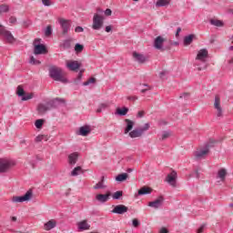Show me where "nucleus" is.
Wrapping results in <instances>:
<instances>
[{"mask_svg":"<svg viewBox=\"0 0 233 233\" xmlns=\"http://www.w3.org/2000/svg\"><path fill=\"white\" fill-rule=\"evenodd\" d=\"M49 76L54 81H60V83H68V80L63 76V69L56 66H52L49 68Z\"/></svg>","mask_w":233,"mask_h":233,"instance_id":"f257e3e1","label":"nucleus"},{"mask_svg":"<svg viewBox=\"0 0 233 233\" xmlns=\"http://www.w3.org/2000/svg\"><path fill=\"white\" fill-rule=\"evenodd\" d=\"M208 57V50L204 48V49H200L198 51L196 59L198 61H201L202 63H204V65L202 66H200L199 64H197V66H198V70L199 72H201V70H207V68L208 67V64H207Z\"/></svg>","mask_w":233,"mask_h":233,"instance_id":"f03ea898","label":"nucleus"},{"mask_svg":"<svg viewBox=\"0 0 233 233\" xmlns=\"http://www.w3.org/2000/svg\"><path fill=\"white\" fill-rule=\"evenodd\" d=\"M39 43H41V38H36L34 40L33 45L35 46L34 47L35 56L48 54V49H46V46Z\"/></svg>","mask_w":233,"mask_h":233,"instance_id":"7ed1b4c3","label":"nucleus"},{"mask_svg":"<svg viewBox=\"0 0 233 233\" xmlns=\"http://www.w3.org/2000/svg\"><path fill=\"white\" fill-rule=\"evenodd\" d=\"M166 39L158 35L155 38L153 46L156 48V50H160V52H165L166 50H170V46H163L165 44Z\"/></svg>","mask_w":233,"mask_h":233,"instance_id":"20e7f679","label":"nucleus"},{"mask_svg":"<svg viewBox=\"0 0 233 233\" xmlns=\"http://www.w3.org/2000/svg\"><path fill=\"white\" fill-rule=\"evenodd\" d=\"M105 23V16L96 13L93 16V30H101L103 28V25Z\"/></svg>","mask_w":233,"mask_h":233,"instance_id":"39448f33","label":"nucleus"},{"mask_svg":"<svg viewBox=\"0 0 233 233\" xmlns=\"http://www.w3.org/2000/svg\"><path fill=\"white\" fill-rule=\"evenodd\" d=\"M150 128V124L146 123L143 127L137 128L131 132H129V137H132V139L136 137H141L147 130Z\"/></svg>","mask_w":233,"mask_h":233,"instance_id":"423d86ee","label":"nucleus"},{"mask_svg":"<svg viewBox=\"0 0 233 233\" xmlns=\"http://www.w3.org/2000/svg\"><path fill=\"white\" fill-rule=\"evenodd\" d=\"M11 167H15V162L14 160L0 158V174L7 172Z\"/></svg>","mask_w":233,"mask_h":233,"instance_id":"0eeeda50","label":"nucleus"},{"mask_svg":"<svg viewBox=\"0 0 233 233\" xmlns=\"http://www.w3.org/2000/svg\"><path fill=\"white\" fill-rule=\"evenodd\" d=\"M214 143H216V140H212L210 139L209 140V143L206 145V147L205 149H202V150H199V151H197L195 153V157L197 159H201V157H205V156H207V154H208L210 152V147H214Z\"/></svg>","mask_w":233,"mask_h":233,"instance_id":"6e6552de","label":"nucleus"},{"mask_svg":"<svg viewBox=\"0 0 233 233\" xmlns=\"http://www.w3.org/2000/svg\"><path fill=\"white\" fill-rule=\"evenodd\" d=\"M33 192L32 189H29L24 196L17 197L15 196L11 198L13 203H24V201H30L32 199Z\"/></svg>","mask_w":233,"mask_h":233,"instance_id":"1a4fd4ad","label":"nucleus"},{"mask_svg":"<svg viewBox=\"0 0 233 233\" xmlns=\"http://www.w3.org/2000/svg\"><path fill=\"white\" fill-rule=\"evenodd\" d=\"M58 23L62 29V35H68V32H70V28L72 26V24H70V20H66L65 18H60L58 20Z\"/></svg>","mask_w":233,"mask_h":233,"instance_id":"9d476101","label":"nucleus"},{"mask_svg":"<svg viewBox=\"0 0 233 233\" xmlns=\"http://www.w3.org/2000/svg\"><path fill=\"white\" fill-rule=\"evenodd\" d=\"M167 183L176 188L177 187V172L173 170L170 174H168L166 177Z\"/></svg>","mask_w":233,"mask_h":233,"instance_id":"9b49d317","label":"nucleus"},{"mask_svg":"<svg viewBox=\"0 0 233 233\" xmlns=\"http://www.w3.org/2000/svg\"><path fill=\"white\" fill-rule=\"evenodd\" d=\"M65 103L66 102L65 101L64 98L56 97L53 100L46 102V104L47 105L48 110H52L54 108H57V106H59V105L61 104L65 105Z\"/></svg>","mask_w":233,"mask_h":233,"instance_id":"f8f14e48","label":"nucleus"},{"mask_svg":"<svg viewBox=\"0 0 233 233\" xmlns=\"http://www.w3.org/2000/svg\"><path fill=\"white\" fill-rule=\"evenodd\" d=\"M214 108L217 110V117H223V107H221V98L219 95L215 96Z\"/></svg>","mask_w":233,"mask_h":233,"instance_id":"ddd939ff","label":"nucleus"},{"mask_svg":"<svg viewBox=\"0 0 233 233\" xmlns=\"http://www.w3.org/2000/svg\"><path fill=\"white\" fill-rule=\"evenodd\" d=\"M111 212L113 214H118V215L127 214V212H128V207L125 205H116L114 207Z\"/></svg>","mask_w":233,"mask_h":233,"instance_id":"4468645a","label":"nucleus"},{"mask_svg":"<svg viewBox=\"0 0 233 233\" xmlns=\"http://www.w3.org/2000/svg\"><path fill=\"white\" fill-rule=\"evenodd\" d=\"M110 196H112V192L107 191L106 194H97L95 198L98 203H106L110 199Z\"/></svg>","mask_w":233,"mask_h":233,"instance_id":"2eb2a0df","label":"nucleus"},{"mask_svg":"<svg viewBox=\"0 0 233 233\" xmlns=\"http://www.w3.org/2000/svg\"><path fill=\"white\" fill-rule=\"evenodd\" d=\"M163 201H165V198L160 196L155 201L148 202L147 206L151 207V208H159V207H162Z\"/></svg>","mask_w":233,"mask_h":233,"instance_id":"dca6fc26","label":"nucleus"},{"mask_svg":"<svg viewBox=\"0 0 233 233\" xmlns=\"http://www.w3.org/2000/svg\"><path fill=\"white\" fill-rule=\"evenodd\" d=\"M66 66L71 72H77L79 68H81V63H78L76 60H72L67 62Z\"/></svg>","mask_w":233,"mask_h":233,"instance_id":"f3484780","label":"nucleus"},{"mask_svg":"<svg viewBox=\"0 0 233 233\" xmlns=\"http://www.w3.org/2000/svg\"><path fill=\"white\" fill-rule=\"evenodd\" d=\"M1 34L3 36L5 37L7 43H15V38L14 37V35H12V33L6 29H2Z\"/></svg>","mask_w":233,"mask_h":233,"instance_id":"a211bd4d","label":"nucleus"},{"mask_svg":"<svg viewBox=\"0 0 233 233\" xmlns=\"http://www.w3.org/2000/svg\"><path fill=\"white\" fill-rule=\"evenodd\" d=\"M73 42H74V38L69 37L67 39L63 40V42L59 45V46L64 50H70V48H72Z\"/></svg>","mask_w":233,"mask_h":233,"instance_id":"6ab92c4d","label":"nucleus"},{"mask_svg":"<svg viewBox=\"0 0 233 233\" xmlns=\"http://www.w3.org/2000/svg\"><path fill=\"white\" fill-rule=\"evenodd\" d=\"M133 57L137 63H140L143 65V63L147 62V56H145L143 54H139L137 52H133Z\"/></svg>","mask_w":233,"mask_h":233,"instance_id":"aec40b11","label":"nucleus"},{"mask_svg":"<svg viewBox=\"0 0 233 233\" xmlns=\"http://www.w3.org/2000/svg\"><path fill=\"white\" fill-rule=\"evenodd\" d=\"M77 159H79V153L74 152L68 155V163L69 165H76L77 163Z\"/></svg>","mask_w":233,"mask_h":233,"instance_id":"412c9836","label":"nucleus"},{"mask_svg":"<svg viewBox=\"0 0 233 233\" xmlns=\"http://www.w3.org/2000/svg\"><path fill=\"white\" fill-rule=\"evenodd\" d=\"M78 229L83 232V230H90V224L86 220H82L77 223Z\"/></svg>","mask_w":233,"mask_h":233,"instance_id":"4be33fe9","label":"nucleus"},{"mask_svg":"<svg viewBox=\"0 0 233 233\" xmlns=\"http://www.w3.org/2000/svg\"><path fill=\"white\" fill-rule=\"evenodd\" d=\"M90 132H92L90 126H83L79 128L78 136L86 137L88 134H90Z\"/></svg>","mask_w":233,"mask_h":233,"instance_id":"5701e85b","label":"nucleus"},{"mask_svg":"<svg viewBox=\"0 0 233 233\" xmlns=\"http://www.w3.org/2000/svg\"><path fill=\"white\" fill-rule=\"evenodd\" d=\"M36 110H37L39 116H43V114H46V112H48L49 109H48L47 104H46V105L45 104H39L37 106Z\"/></svg>","mask_w":233,"mask_h":233,"instance_id":"b1692460","label":"nucleus"},{"mask_svg":"<svg viewBox=\"0 0 233 233\" xmlns=\"http://www.w3.org/2000/svg\"><path fill=\"white\" fill-rule=\"evenodd\" d=\"M196 39V35L191 34L188 35H186L184 37V46H188L189 45H192V42Z\"/></svg>","mask_w":233,"mask_h":233,"instance_id":"393cba45","label":"nucleus"},{"mask_svg":"<svg viewBox=\"0 0 233 233\" xmlns=\"http://www.w3.org/2000/svg\"><path fill=\"white\" fill-rule=\"evenodd\" d=\"M56 225L57 222H56L54 219H51L44 225V228L45 230H52V228H56Z\"/></svg>","mask_w":233,"mask_h":233,"instance_id":"a878e982","label":"nucleus"},{"mask_svg":"<svg viewBox=\"0 0 233 233\" xmlns=\"http://www.w3.org/2000/svg\"><path fill=\"white\" fill-rule=\"evenodd\" d=\"M125 123H127V127L125 128L124 134H128V132L134 128V121L126 118Z\"/></svg>","mask_w":233,"mask_h":233,"instance_id":"bb28decb","label":"nucleus"},{"mask_svg":"<svg viewBox=\"0 0 233 233\" xmlns=\"http://www.w3.org/2000/svg\"><path fill=\"white\" fill-rule=\"evenodd\" d=\"M152 188L148 187H143L138 190V196H147V194H152Z\"/></svg>","mask_w":233,"mask_h":233,"instance_id":"cd10ccee","label":"nucleus"},{"mask_svg":"<svg viewBox=\"0 0 233 233\" xmlns=\"http://www.w3.org/2000/svg\"><path fill=\"white\" fill-rule=\"evenodd\" d=\"M210 25H213V26H218L219 28L225 26V23H223V21L221 20H218V19H211L209 20Z\"/></svg>","mask_w":233,"mask_h":233,"instance_id":"c85d7f7f","label":"nucleus"},{"mask_svg":"<svg viewBox=\"0 0 233 233\" xmlns=\"http://www.w3.org/2000/svg\"><path fill=\"white\" fill-rule=\"evenodd\" d=\"M168 5H170V0H158L156 3V6L157 8H161L163 6H168Z\"/></svg>","mask_w":233,"mask_h":233,"instance_id":"c756f323","label":"nucleus"},{"mask_svg":"<svg viewBox=\"0 0 233 233\" xmlns=\"http://www.w3.org/2000/svg\"><path fill=\"white\" fill-rule=\"evenodd\" d=\"M218 177H219L221 181H225V178L227 177V169L220 168L218 172Z\"/></svg>","mask_w":233,"mask_h":233,"instance_id":"7c9ffc66","label":"nucleus"},{"mask_svg":"<svg viewBox=\"0 0 233 233\" xmlns=\"http://www.w3.org/2000/svg\"><path fill=\"white\" fill-rule=\"evenodd\" d=\"M127 179H128V174L127 173H122L119 174L118 176L116 177V181L118 182H123V181H127Z\"/></svg>","mask_w":233,"mask_h":233,"instance_id":"2f4dec72","label":"nucleus"},{"mask_svg":"<svg viewBox=\"0 0 233 233\" xmlns=\"http://www.w3.org/2000/svg\"><path fill=\"white\" fill-rule=\"evenodd\" d=\"M10 12V5L8 4L0 5V14H8Z\"/></svg>","mask_w":233,"mask_h":233,"instance_id":"473e14b6","label":"nucleus"},{"mask_svg":"<svg viewBox=\"0 0 233 233\" xmlns=\"http://www.w3.org/2000/svg\"><path fill=\"white\" fill-rule=\"evenodd\" d=\"M116 114H117V116H127V114H128V107H118L116 108Z\"/></svg>","mask_w":233,"mask_h":233,"instance_id":"72a5a7b5","label":"nucleus"},{"mask_svg":"<svg viewBox=\"0 0 233 233\" xmlns=\"http://www.w3.org/2000/svg\"><path fill=\"white\" fill-rule=\"evenodd\" d=\"M25 89L23 88V86H18L16 88V95L18 97H23L25 96Z\"/></svg>","mask_w":233,"mask_h":233,"instance_id":"f704fd0d","label":"nucleus"},{"mask_svg":"<svg viewBox=\"0 0 233 233\" xmlns=\"http://www.w3.org/2000/svg\"><path fill=\"white\" fill-rule=\"evenodd\" d=\"M79 172H83V168H81V167L78 166L72 170L71 176L73 177L79 176Z\"/></svg>","mask_w":233,"mask_h":233,"instance_id":"c9c22d12","label":"nucleus"},{"mask_svg":"<svg viewBox=\"0 0 233 233\" xmlns=\"http://www.w3.org/2000/svg\"><path fill=\"white\" fill-rule=\"evenodd\" d=\"M83 50H85V46H83L81 44H76L75 52H76V54H81V52H83Z\"/></svg>","mask_w":233,"mask_h":233,"instance_id":"e433bc0d","label":"nucleus"},{"mask_svg":"<svg viewBox=\"0 0 233 233\" xmlns=\"http://www.w3.org/2000/svg\"><path fill=\"white\" fill-rule=\"evenodd\" d=\"M33 98H34V93H28V94L25 93L24 96H22V101H28Z\"/></svg>","mask_w":233,"mask_h":233,"instance_id":"4c0bfd02","label":"nucleus"},{"mask_svg":"<svg viewBox=\"0 0 233 233\" xmlns=\"http://www.w3.org/2000/svg\"><path fill=\"white\" fill-rule=\"evenodd\" d=\"M29 63H30V65H35V66L41 65V61L35 59V57H34V56H30Z\"/></svg>","mask_w":233,"mask_h":233,"instance_id":"58836bf2","label":"nucleus"},{"mask_svg":"<svg viewBox=\"0 0 233 233\" xmlns=\"http://www.w3.org/2000/svg\"><path fill=\"white\" fill-rule=\"evenodd\" d=\"M45 124V120L43 119H37L35 122V126L36 128L40 129V128H43V125Z\"/></svg>","mask_w":233,"mask_h":233,"instance_id":"ea45409f","label":"nucleus"},{"mask_svg":"<svg viewBox=\"0 0 233 233\" xmlns=\"http://www.w3.org/2000/svg\"><path fill=\"white\" fill-rule=\"evenodd\" d=\"M170 137V132L168 131H164L162 133L161 138H159L160 141H165V139H168V137Z\"/></svg>","mask_w":233,"mask_h":233,"instance_id":"a19ab883","label":"nucleus"},{"mask_svg":"<svg viewBox=\"0 0 233 233\" xmlns=\"http://www.w3.org/2000/svg\"><path fill=\"white\" fill-rule=\"evenodd\" d=\"M123 197V191H116L113 194V199H121Z\"/></svg>","mask_w":233,"mask_h":233,"instance_id":"79ce46f5","label":"nucleus"},{"mask_svg":"<svg viewBox=\"0 0 233 233\" xmlns=\"http://www.w3.org/2000/svg\"><path fill=\"white\" fill-rule=\"evenodd\" d=\"M92 83H96V77L89 78L87 81L83 83V86H88V85H90Z\"/></svg>","mask_w":233,"mask_h":233,"instance_id":"37998d69","label":"nucleus"},{"mask_svg":"<svg viewBox=\"0 0 233 233\" xmlns=\"http://www.w3.org/2000/svg\"><path fill=\"white\" fill-rule=\"evenodd\" d=\"M46 37H48L49 35H52V25H47L46 32H45Z\"/></svg>","mask_w":233,"mask_h":233,"instance_id":"c03bdc74","label":"nucleus"},{"mask_svg":"<svg viewBox=\"0 0 233 233\" xmlns=\"http://www.w3.org/2000/svg\"><path fill=\"white\" fill-rule=\"evenodd\" d=\"M95 190H98L99 188H105V185L103 182H98L94 186Z\"/></svg>","mask_w":233,"mask_h":233,"instance_id":"a18cd8bd","label":"nucleus"},{"mask_svg":"<svg viewBox=\"0 0 233 233\" xmlns=\"http://www.w3.org/2000/svg\"><path fill=\"white\" fill-rule=\"evenodd\" d=\"M190 97V93H182L180 96H179V98L180 99H188Z\"/></svg>","mask_w":233,"mask_h":233,"instance_id":"49530a36","label":"nucleus"},{"mask_svg":"<svg viewBox=\"0 0 233 233\" xmlns=\"http://www.w3.org/2000/svg\"><path fill=\"white\" fill-rule=\"evenodd\" d=\"M45 135H39L35 137V143H41V141H43V139H45Z\"/></svg>","mask_w":233,"mask_h":233,"instance_id":"de8ad7c7","label":"nucleus"},{"mask_svg":"<svg viewBox=\"0 0 233 233\" xmlns=\"http://www.w3.org/2000/svg\"><path fill=\"white\" fill-rule=\"evenodd\" d=\"M132 223H133V227H135V228H137V227H139V225H140L139 220L137 218H134L132 220Z\"/></svg>","mask_w":233,"mask_h":233,"instance_id":"09e8293b","label":"nucleus"},{"mask_svg":"<svg viewBox=\"0 0 233 233\" xmlns=\"http://www.w3.org/2000/svg\"><path fill=\"white\" fill-rule=\"evenodd\" d=\"M30 25H32V21H30V20H26V21L23 22L24 28H28V26H30Z\"/></svg>","mask_w":233,"mask_h":233,"instance_id":"8fccbe9b","label":"nucleus"},{"mask_svg":"<svg viewBox=\"0 0 233 233\" xmlns=\"http://www.w3.org/2000/svg\"><path fill=\"white\" fill-rule=\"evenodd\" d=\"M9 23H11V25H15L17 23V18L15 16H10Z\"/></svg>","mask_w":233,"mask_h":233,"instance_id":"3c124183","label":"nucleus"},{"mask_svg":"<svg viewBox=\"0 0 233 233\" xmlns=\"http://www.w3.org/2000/svg\"><path fill=\"white\" fill-rule=\"evenodd\" d=\"M42 3L45 6H50L52 5V2H50V0H42Z\"/></svg>","mask_w":233,"mask_h":233,"instance_id":"603ef678","label":"nucleus"},{"mask_svg":"<svg viewBox=\"0 0 233 233\" xmlns=\"http://www.w3.org/2000/svg\"><path fill=\"white\" fill-rule=\"evenodd\" d=\"M85 72V70H81L78 75H77V81H81V79L83 78V73Z\"/></svg>","mask_w":233,"mask_h":233,"instance_id":"864d4df0","label":"nucleus"},{"mask_svg":"<svg viewBox=\"0 0 233 233\" xmlns=\"http://www.w3.org/2000/svg\"><path fill=\"white\" fill-rule=\"evenodd\" d=\"M84 31H85V29H83V27H81L79 25L75 28V32H76L77 34L84 32Z\"/></svg>","mask_w":233,"mask_h":233,"instance_id":"5fc2aeb1","label":"nucleus"},{"mask_svg":"<svg viewBox=\"0 0 233 233\" xmlns=\"http://www.w3.org/2000/svg\"><path fill=\"white\" fill-rule=\"evenodd\" d=\"M105 15H112V9L107 8L104 11Z\"/></svg>","mask_w":233,"mask_h":233,"instance_id":"6e6d98bb","label":"nucleus"},{"mask_svg":"<svg viewBox=\"0 0 233 233\" xmlns=\"http://www.w3.org/2000/svg\"><path fill=\"white\" fill-rule=\"evenodd\" d=\"M205 224H203L202 226L199 227V228L198 229L197 233H203V230H205Z\"/></svg>","mask_w":233,"mask_h":233,"instance_id":"4d7b16f0","label":"nucleus"},{"mask_svg":"<svg viewBox=\"0 0 233 233\" xmlns=\"http://www.w3.org/2000/svg\"><path fill=\"white\" fill-rule=\"evenodd\" d=\"M99 106L102 107V110H105V108H108V104H106V103H102V104L99 105Z\"/></svg>","mask_w":233,"mask_h":233,"instance_id":"13d9d810","label":"nucleus"},{"mask_svg":"<svg viewBox=\"0 0 233 233\" xmlns=\"http://www.w3.org/2000/svg\"><path fill=\"white\" fill-rule=\"evenodd\" d=\"M137 117H144L145 116V111H138Z\"/></svg>","mask_w":233,"mask_h":233,"instance_id":"bf43d9fd","label":"nucleus"},{"mask_svg":"<svg viewBox=\"0 0 233 233\" xmlns=\"http://www.w3.org/2000/svg\"><path fill=\"white\" fill-rule=\"evenodd\" d=\"M127 99L128 101H137V96H127Z\"/></svg>","mask_w":233,"mask_h":233,"instance_id":"052dcab7","label":"nucleus"},{"mask_svg":"<svg viewBox=\"0 0 233 233\" xmlns=\"http://www.w3.org/2000/svg\"><path fill=\"white\" fill-rule=\"evenodd\" d=\"M106 32L108 34L110 32H112V25H106Z\"/></svg>","mask_w":233,"mask_h":233,"instance_id":"680f3d73","label":"nucleus"},{"mask_svg":"<svg viewBox=\"0 0 233 233\" xmlns=\"http://www.w3.org/2000/svg\"><path fill=\"white\" fill-rule=\"evenodd\" d=\"M179 32H181V27H177V32H176V37H179Z\"/></svg>","mask_w":233,"mask_h":233,"instance_id":"e2e57ef3","label":"nucleus"},{"mask_svg":"<svg viewBox=\"0 0 233 233\" xmlns=\"http://www.w3.org/2000/svg\"><path fill=\"white\" fill-rule=\"evenodd\" d=\"M148 90H150V87L142 89L140 92H141V94H145L146 92H148Z\"/></svg>","mask_w":233,"mask_h":233,"instance_id":"0e129e2a","label":"nucleus"},{"mask_svg":"<svg viewBox=\"0 0 233 233\" xmlns=\"http://www.w3.org/2000/svg\"><path fill=\"white\" fill-rule=\"evenodd\" d=\"M101 112H103L102 107L99 106L98 108L96 109V113L97 114H101Z\"/></svg>","mask_w":233,"mask_h":233,"instance_id":"69168bd1","label":"nucleus"},{"mask_svg":"<svg viewBox=\"0 0 233 233\" xmlns=\"http://www.w3.org/2000/svg\"><path fill=\"white\" fill-rule=\"evenodd\" d=\"M166 74H167V72L162 71V72H160L159 76H160V77H163V76H166Z\"/></svg>","mask_w":233,"mask_h":233,"instance_id":"338daca9","label":"nucleus"},{"mask_svg":"<svg viewBox=\"0 0 233 233\" xmlns=\"http://www.w3.org/2000/svg\"><path fill=\"white\" fill-rule=\"evenodd\" d=\"M196 176L198 178H199V171L198 170H196Z\"/></svg>","mask_w":233,"mask_h":233,"instance_id":"774afa93","label":"nucleus"}]
</instances>
